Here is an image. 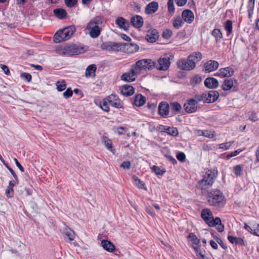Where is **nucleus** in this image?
Listing matches in <instances>:
<instances>
[{
	"mask_svg": "<svg viewBox=\"0 0 259 259\" xmlns=\"http://www.w3.org/2000/svg\"><path fill=\"white\" fill-rule=\"evenodd\" d=\"M162 127L164 128V132L170 135L177 136L178 135V131L176 128L166 127L165 126Z\"/></svg>",
	"mask_w": 259,
	"mask_h": 259,
	"instance_id": "f704fd0d",
	"label": "nucleus"
},
{
	"mask_svg": "<svg viewBox=\"0 0 259 259\" xmlns=\"http://www.w3.org/2000/svg\"><path fill=\"white\" fill-rule=\"evenodd\" d=\"M102 141L107 149L114 153L113 151H115V150L113 148L111 141L107 137H104L102 139Z\"/></svg>",
	"mask_w": 259,
	"mask_h": 259,
	"instance_id": "2f4dec72",
	"label": "nucleus"
},
{
	"mask_svg": "<svg viewBox=\"0 0 259 259\" xmlns=\"http://www.w3.org/2000/svg\"><path fill=\"white\" fill-rule=\"evenodd\" d=\"M121 42L115 41L103 42L100 46L102 50L108 52H121Z\"/></svg>",
	"mask_w": 259,
	"mask_h": 259,
	"instance_id": "1a4fd4ad",
	"label": "nucleus"
},
{
	"mask_svg": "<svg viewBox=\"0 0 259 259\" xmlns=\"http://www.w3.org/2000/svg\"><path fill=\"white\" fill-rule=\"evenodd\" d=\"M202 136L207 137L208 138H213L214 137V132L209 130L203 131Z\"/></svg>",
	"mask_w": 259,
	"mask_h": 259,
	"instance_id": "49530a36",
	"label": "nucleus"
},
{
	"mask_svg": "<svg viewBox=\"0 0 259 259\" xmlns=\"http://www.w3.org/2000/svg\"><path fill=\"white\" fill-rule=\"evenodd\" d=\"M133 180L135 181L136 185L138 188L147 190V188L145 187L144 183L139 179V178L136 175H134L133 176Z\"/></svg>",
	"mask_w": 259,
	"mask_h": 259,
	"instance_id": "473e14b6",
	"label": "nucleus"
},
{
	"mask_svg": "<svg viewBox=\"0 0 259 259\" xmlns=\"http://www.w3.org/2000/svg\"><path fill=\"white\" fill-rule=\"evenodd\" d=\"M234 81H236V80L234 78L225 79L222 85V89L224 91L231 90L234 86Z\"/></svg>",
	"mask_w": 259,
	"mask_h": 259,
	"instance_id": "bb28decb",
	"label": "nucleus"
},
{
	"mask_svg": "<svg viewBox=\"0 0 259 259\" xmlns=\"http://www.w3.org/2000/svg\"><path fill=\"white\" fill-rule=\"evenodd\" d=\"M228 239L231 243L236 244L237 240V237L228 235Z\"/></svg>",
	"mask_w": 259,
	"mask_h": 259,
	"instance_id": "0e129e2a",
	"label": "nucleus"
},
{
	"mask_svg": "<svg viewBox=\"0 0 259 259\" xmlns=\"http://www.w3.org/2000/svg\"><path fill=\"white\" fill-rule=\"evenodd\" d=\"M53 13L54 15L60 19H65L67 16V13L63 9H55L53 10Z\"/></svg>",
	"mask_w": 259,
	"mask_h": 259,
	"instance_id": "c85d7f7f",
	"label": "nucleus"
},
{
	"mask_svg": "<svg viewBox=\"0 0 259 259\" xmlns=\"http://www.w3.org/2000/svg\"><path fill=\"white\" fill-rule=\"evenodd\" d=\"M120 167L124 169H130L131 167V163L130 161H124L120 164Z\"/></svg>",
	"mask_w": 259,
	"mask_h": 259,
	"instance_id": "603ef678",
	"label": "nucleus"
},
{
	"mask_svg": "<svg viewBox=\"0 0 259 259\" xmlns=\"http://www.w3.org/2000/svg\"><path fill=\"white\" fill-rule=\"evenodd\" d=\"M21 78L24 81L30 82L32 79V76L30 74L26 72L21 73L20 74Z\"/></svg>",
	"mask_w": 259,
	"mask_h": 259,
	"instance_id": "c03bdc74",
	"label": "nucleus"
},
{
	"mask_svg": "<svg viewBox=\"0 0 259 259\" xmlns=\"http://www.w3.org/2000/svg\"><path fill=\"white\" fill-rule=\"evenodd\" d=\"M234 73V69L230 67H227L220 69L218 72L215 73L214 75L215 76H219L221 77H229L233 76Z\"/></svg>",
	"mask_w": 259,
	"mask_h": 259,
	"instance_id": "4468645a",
	"label": "nucleus"
},
{
	"mask_svg": "<svg viewBox=\"0 0 259 259\" xmlns=\"http://www.w3.org/2000/svg\"><path fill=\"white\" fill-rule=\"evenodd\" d=\"M14 161L15 162V163L17 165V166L19 168L21 171L24 172V168L21 165V164L20 163V162L18 161L17 158H15L14 159Z\"/></svg>",
	"mask_w": 259,
	"mask_h": 259,
	"instance_id": "338daca9",
	"label": "nucleus"
},
{
	"mask_svg": "<svg viewBox=\"0 0 259 259\" xmlns=\"http://www.w3.org/2000/svg\"><path fill=\"white\" fill-rule=\"evenodd\" d=\"M97 67L95 64H91L88 66L85 70V76L87 77H90L93 74V76L95 75V71Z\"/></svg>",
	"mask_w": 259,
	"mask_h": 259,
	"instance_id": "7c9ffc66",
	"label": "nucleus"
},
{
	"mask_svg": "<svg viewBox=\"0 0 259 259\" xmlns=\"http://www.w3.org/2000/svg\"><path fill=\"white\" fill-rule=\"evenodd\" d=\"M78 0H64L65 4L68 8L74 7L77 3Z\"/></svg>",
	"mask_w": 259,
	"mask_h": 259,
	"instance_id": "de8ad7c7",
	"label": "nucleus"
},
{
	"mask_svg": "<svg viewBox=\"0 0 259 259\" xmlns=\"http://www.w3.org/2000/svg\"><path fill=\"white\" fill-rule=\"evenodd\" d=\"M146 212L150 214L152 217H154L155 215V213L152 207L149 206H147L146 208Z\"/></svg>",
	"mask_w": 259,
	"mask_h": 259,
	"instance_id": "052dcab7",
	"label": "nucleus"
},
{
	"mask_svg": "<svg viewBox=\"0 0 259 259\" xmlns=\"http://www.w3.org/2000/svg\"><path fill=\"white\" fill-rule=\"evenodd\" d=\"M240 152H241V150H240L239 149H237V150L234 151V152H232L227 155V158L229 159L232 157L237 156V155H238L240 153Z\"/></svg>",
	"mask_w": 259,
	"mask_h": 259,
	"instance_id": "6e6d98bb",
	"label": "nucleus"
},
{
	"mask_svg": "<svg viewBox=\"0 0 259 259\" xmlns=\"http://www.w3.org/2000/svg\"><path fill=\"white\" fill-rule=\"evenodd\" d=\"M108 101L106 99L103 100V101L100 103V107L102 108V109L106 112H109V108L108 105Z\"/></svg>",
	"mask_w": 259,
	"mask_h": 259,
	"instance_id": "a18cd8bd",
	"label": "nucleus"
},
{
	"mask_svg": "<svg viewBox=\"0 0 259 259\" xmlns=\"http://www.w3.org/2000/svg\"><path fill=\"white\" fill-rule=\"evenodd\" d=\"M206 98V93H204L202 95H196L195 96L194 99L193 100L196 102V103L198 104L200 102L203 101L205 102V99Z\"/></svg>",
	"mask_w": 259,
	"mask_h": 259,
	"instance_id": "ea45409f",
	"label": "nucleus"
},
{
	"mask_svg": "<svg viewBox=\"0 0 259 259\" xmlns=\"http://www.w3.org/2000/svg\"><path fill=\"white\" fill-rule=\"evenodd\" d=\"M202 81V78L199 75H195L190 78V83L193 86L199 84Z\"/></svg>",
	"mask_w": 259,
	"mask_h": 259,
	"instance_id": "e433bc0d",
	"label": "nucleus"
},
{
	"mask_svg": "<svg viewBox=\"0 0 259 259\" xmlns=\"http://www.w3.org/2000/svg\"><path fill=\"white\" fill-rule=\"evenodd\" d=\"M171 110L178 112V102H174L171 104Z\"/></svg>",
	"mask_w": 259,
	"mask_h": 259,
	"instance_id": "680f3d73",
	"label": "nucleus"
},
{
	"mask_svg": "<svg viewBox=\"0 0 259 259\" xmlns=\"http://www.w3.org/2000/svg\"><path fill=\"white\" fill-rule=\"evenodd\" d=\"M219 66L218 62L214 60L207 61L204 64L205 71L206 72H210L217 70Z\"/></svg>",
	"mask_w": 259,
	"mask_h": 259,
	"instance_id": "f3484780",
	"label": "nucleus"
},
{
	"mask_svg": "<svg viewBox=\"0 0 259 259\" xmlns=\"http://www.w3.org/2000/svg\"><path fill=\"white\" fill-rule=\"evenodd\" d=\"M106 99L108 101L109 105L112 107L117 109L123 108L122 103H121L118 96L116 95L111 94L108 96Z\"/></svg>",
	"mask_w": 259,
	"mask_h": 259,
	"instance_id": "9b49d317",
	"label": "nucleus"
},
{
	"mask_svg": "<svg viewBox=\"0 0 259 259\" xmlns=\"http://www.w3.org/2000/svg\"><path fill=\"white\" fill-rule=\"evenodd\" d=\"M15 184H17L15 180V181H11L9 182V186H8L7 189L6 190V192H5V194L6 195L7 197L11 198V197H13V195H14L13 187L15 186Z\"/></svg>",
	"mask_w": 259,
	"mask_h": 259,
	"instance_id": "cd10ccee",
	"label": "nucleus"
},
{
	"mask_svg": "<svg viewBox=\"0 0 259 259\" xmlns=\"http://www.w3.org/2000/svg\"><path fill=\"white\" fill-rule=\"evenodd\" d=\"M205 197L208 204L216 209L223 208L226 203L225 196L218 189L207 191Z\"/></svg>",
	"mask_w": 259,
	"mask_h": 259,
	"instance_id": "f03ea898",
	"label": "nucleus"
},
{
	"mask_svg": "<svg viewBox=\"0 0 259 259\" xmlns=\"http://www.w3.org/2000/svg\"><path fill=\"white\" fill-rule=\"evenodd\" d=\"M188 237L191 239L193 243L196 245H198L200 243V240L198 239L197 236L193 233H190L189 234Z\"/></svg>",
	"mask_w": 259,
	"mask_h": 259,
	"instance_id": "37998d69",
	"label": "nucleus"
},
{
	"mask_svg": "<svg viewBox=\"0 0 259 259\" xmlns=\"http://www.w3.org/2000/svg\"><path fill=\"white\" fill-rule=\"evenodd\" d=\"M101 245L103 248L109 252H113L115 249V246L110 241L107 240H102Z\"/></svg>",
	"mask_w": 259,
	"mask_h": 259,
	"instance_id": "5701e85b",
	"label": "nucleus"
},
{
	"mask_svg": "<svg viewBox=\"0 0 259 259\" xmlns=\"http://www.w3.org/2000/svg\"><path fill=\"white\" fill-rule=\"evenodd\" d=\"M115 23L119 28L122 29L125 31H128L130 27L128 21L122 17H117Z\"/></svg>",
	"mask_w": 259,
	"mask_h": 259,
	"instance_id": "dca6fc26",
	"label": "nucleus"
},
{
	"mask_svg": "<svg viewBox=\"0 0 259 259\" xmlns=\"http://www.w3.org/2000/svg\"><path fill=\"white\" fill-rule=\"evenodd\" d=\"M242 168L240 165H237L234 167V172L236 176H240L242 175Z\"/></svg>",
	"mask_w": 259,
	"mask_h": 259,
	"instance_id": "8fccbe9b",
	"label": "nucleus"
},
{
	"mask_svg": "<svg viewBox=\"0 0 259 259\" xmlns=\"http://www.w3.org/2000/svg\"><path fill=\"white\" fill-rule=\"evenodd\" d=\"M131 23L135 28H140L143 25L144 20L141 16L136 15L131 18Z\"/></svg>",
	"mask_w": 259,
	"mask_h": 259,
	"instance_id": "aec40b11",
	"label": "nucleus"
},
{
	"mask_svg": "<svg viewBox=\"0 0 259 259\" xmlns=\"http://www.w3.org/2000/svg\"><path fill=\"white\" fill-rule=\"evenodd\" d=\"M152 171L156 175L158 176H162L165 172V170H162L160 167L153 165L152 167Z\"/></svg>",
	"mask_w": 259,
	"mask_h": 259,
	"instance_id": "79ce46f5",
	"label": "nucleus"
},
{
	"mask_svg": "<svg viewBox=\"0 0 259 259\" xmlns=\"http://www.w3.org/2000/svg\"><path fill=\"white\" fill-rule=\"evenodd\" d=\"M158 8V4L156 2L150 3L145 9V12L147 14H152L154 13Z\"/></svg>",
	"mask_w": 259,
	"mask_h": 259,
	"instance_id": "393cba45",
	"label": "nucleus"
},
{
	"mask_svg": "<svg viewBox=\"0 0 259 259\" xmlns=\"http://www.w3.org/2000/svg\"><path fill=\"white\" fill-rule=\"evenodd\" d=\"M146 102V98L141 94H138L135 96L134 105L137 107L143 106Z\"/></svg>",
	"mask_w": 259,
	"mask_h": 259,
	"instance_id": "a878e982",
	"label": "nucleus"
},
{
	"mask_svg": "<svg viewBox=\"0 0 259 259\" xmlns=\"http://www.w3.org/2000/svg\"><path fill=\"white\" fill-rule=\"evenodd\" d=\"M154 61L151 59H141L132 65L129 71L124 73L121 76V79L124 81L133 82L136 80L141 71L148 69H152L154 66Z\"/></svg>",
	"mask_w": 259,
	"mask_h": 259,
	"instance_id": "f257e3e1",
	"label": "nucleus"
},
{
	"mask_svg": "<svg viewBox=\"0 0 259 259\" xmlns=\"http://www.w3.org/2000/svg\"><path fill=\"white\" fill-rule=\"evenodd\" d=\"M204 83L206 88L211 89H216L219 85L218 80L214 77L206 78Z\"/></svg>",
	"mask_w": 259,
	"mask_h": 259,
	"instance_id": "6ab92c4d",
	"label": "nucleus"
},
{
	"mask_svg": "<svg viewBox=\"0 0 259 259\" xmlns=\"http://www.w3.org/2000/svg\"><path fill=\"white\" fill-rule=\"evenodd\" d=\"M135 89L133 86L125 84L121 88V93L123 96H131L134 94Z\"/></svg>",
	"mask_w": 259,
	"mask_h": 259,
	"instance_id": "b1692460",
	"label": "nucleus"
},
{
	"mask_svg": "<svg viewBox=\"0 0 259 259\" xmlns=\"http://www.w3.org/2000/svg\"><path fill=\"white\" fill-rule=\"evenodd\" d=\"M193 247L195 251L196 255L198 257L199 256L200 253H202V252H201V250H200V247L197 245L195 246H193Z\"/></svg>",
	"mask_w": 259,
	"mask_h": 259,
	"instance_id": "774afa93",
	"label": "nucleus"
},
{
	"mask_svg": "<svg viewBox=\"0 0 259 259\" xmlns=\"http://www.w3.org/2000/svg\"><path fill=\"white\" fill-rule=\"evenodd\" d=\"M154 67L159 70H166L169 67L170 62L169 60L165 58H159L156 62H154Z\"/></svg>",
	"mask_w": 259,
	"mask_h": 259,
	"instance_id": "ddd939ff",
	"label": "nucleus"
},
{
	"mask_svg": "<svg viewBox=\"0 0 259 259\" xmlns=\"http://www.w3.org/2000/svg\"><path fill=\"white\" fill-rule=\"evenodd\" d=\"M184 21L189 24L192 23L194 19V15L193 12L190 10H185L182 14Z\"/></svg>",
	"mask_w": 259,
	"mask_h": 259,
	"instance_id": "a211bd4d",
	"label": "nucleus"
},
{
	"mask_svg": "<svg viewBox=\"0 0 259 259\" xmlns=\"http://www.w3.org/2000/svg\"><path fill=\"white\" fill-rule=\"evenodd\" d=\"M73 91L70 88H68L63 94V96L65 98H69L72 97Z\"/></svg>",
	"mask_w": 259,
	"mask_h": 259,
	"instance_id": "3c124183",
	"label": "nucleus"
},
{
	"mask_svg": "<svg viewBox=\"0 0 259 259\" xmlns=\"http://www.w3.org/2000/svg\"><path fill=\"white\" fill-rule=\"evenodd\" d=\"M64 233L68 237V238L70 241L74 239L75 233L72 230L69 228H65Z\"/></svg>",
	"mask_w": 259,
	"mask_h": 259,
	"instance_id": "a19ab883",
	"label": "nucleus"
},
{
	"mask_svg": "<svg viewBox=\"0 0 259 259\" xmlns=\"http://www.w3.org/2000/svg\"><path fill=\"white\" fill-rule=\"evenodd\" d=\"M218 176V170L216 168L208 169L203 176L201 180L198 181L196 188L203 191L210 188L214 183Z\"/></svg>",
	"mask_w": 259,
	"mask_h": 259,
	"instance_id": "7ed1b4c3",
	"label": "nucleus"
},
{
	"mask_svg": "<svg viewBox=\"0 0 259 259\" xmlns=\"http://www.w3.org/2000/svg\"><path fill=\"white\" fill-rule=\"evenodd\" d=\"M56 88L58 91L62 92L66 88V83L64 80L57 81L56 83Z\"/></svg>",
	"mask_w": 259,
	"mask_h": 259,
	"instance_id": "72a5a7b5",
	"label": "nucleus"
},
{
	"mask_svg": "<svg viewBox=\"0 0 259 259\" xmlns=\"http://www.w3.org/2000/svg\"><path fill=\"white\" fill-rule=\"evenodd\" d=\"M82 50L83 48L81 47L74 44H71L58 47L56 49V52L61 55L72 56L81 53Z\"/></svg>",
	"mask_w": 259,
	"mask_h": 259,
	"instance_id": "0eeeda50",
	"label": "nucleus"
},
{
	"mask_svg": "<svg viewBox=\"0 0 259 259\" xmlns=\"http://www.w3.org/2000/svg\"><path fill=\"white\" fill-rule=\"evenodd\" d=\"M224 28L227 31V35H230L232 32V21L228 20L224 25Z\"/></svg>",
	"mask_w": 259,
	"mask_h": 259,
	"instance_id": "c9c22d12",
	"label": "nucleus"
},
{
	"mask_svg": "<svg viewBox=\"0 0 259 259\" xmlns=\"http://www.w3.org/2000/svg\"><path fill=\"white\" fill-rule=\"evenodd\" d=\"M210 233L211 234V235L213 237V238L214 239H215L216 241H217V244H219L224 249H227V246L224 243L223 240L221 239V238L217 236H215L214 235V233L213 232V231H211L210 232Z\"/></svg>",
	"mask_w": 259,
	"mask_h": 259,
	"instance_id": "58836bf2",
	"label": "nucleus"
},
{
	"mask_svg": "<svg viewBox=\"0 0 259 259\" xmlns=\"http://www.w3.org/2000/svg\"><path fill=\"white\" fill-rule=\"evenodd\" d=\"M233 143V142L230 141L225 143L220 144L219 145V148L225 150H228L231 147Z\"/></svg>",
	"mask_w": 259,
	"mask_h": 259,
	"instance_id": "09e8293b",
	"label": "nucleus"
},
{
	"mask_svg": "<svg viewBox=\"0 0 259 259\" xmlns=\"http://www.w3.org/2000/svg\"><path fill=\"white\" fill-rule=\"evenodd\" d=\"M169 112V106L166 102H161L158 105V113L162 117H165Z\"/></svg>",
	"mask_w": 259,
	"mask_h": 259,
	"instance_id": "2eb2a0df",
	"label": "nucleus"
},
{
	"mask_svg": "<svg viewBox=\"0 0 259 259\" xmlns=\"http://www.w3.org/2000/svg\"><path fill=\"white\" fill-rule=\"evenodd\" d=\"M172 34L171 31L169 30H166L164 31H163L162 33V36L163 38L168 39L170 37Z\"/></svg>",
	"mask_w": 259,
	"mask_h": 259,
	"instance_id": "4d7b16f0",
	"label": "nucleus"
},
{
	"mask_svg": "<svg viewBox=\"0 0 259 259\" xmlns=\"http://www.w3.org/2000/svg\"><path fill=\"white\" fill-rule=\"evenodd\" d=\"M6 167L13 175L14 178L15 179V180L16 181V183H18L19 180L18 177L16 173L15 172V171L13 170V169L9 165V164H6Z\"/></svg>",
	"mask_w": 259,
	"mask_h": 259,
	"instance_id": "864d4df0",
	"label": "nucleus"
},
{
	"mask_svg": "<svg viewBox=\"0 0 259 259\" xmlns=\"http://www.w3.org/2000/svg\"><path fill=\"white\" fill-rule=\"evenodd\" d=\"M185 111L188 113L195 112L198 109V105L193 98L188 99L184 105Z\"/></svg>",
	"mask_w": 259,
	"mask_h": 259,
	"instance_id": "f8f14e48",
	"label": "nucleus"
},
{
	"mask_svg": "<svg viewBox=\"0 0 259 259\" xmlns=\"http://www.w3.org/2000/svg\"><path fill=\"white\" fill-rule=\"evenodd\" d=\"M249 119L252 121L255 122L258 120L256 113L254 112H252L249 116Z\"/></svg>",
	"mask_w": 259,
	"mask_h": 259,
	"instance_id": "bf43d9fd",
	"label": "nucleus"
},
{
	"mask_svg": "<svg viewBox=\"0 0 259 259\" xmlns=\"http://www.w3.org/2000/svg\"><path fill=\"white\" fill-rule=\"evenodd\" d=\"M212 36L215 38L216 42H219L223 38V34L220 29L215 28L212 30L210 32Z\"/></svg>",
	"mask_w": 259,
	"mask_h": 259,
	"instance_id": "c756f323",
	"label": "nucleus"
},
{
	"mask_svg": "<svg viewBox=\"0 0 259 259\" xmlns=\"http://www.w3.org/2000/svg\"><path fill=\"white\" fill-rule=\"evenodd\" d=\"M253 231L251 233H253L254 235L259 236V225L255 224L252 226Z\"/></svg>",
	"mask_w": 259,
	"mask_h": 259,
	"instance_id": "5fc2aeb1",
	"label": "nucleus"
},
{
	"mask_svg": "<svg viewBox=\"0 0 259 259\" xmlns=\"http://www.w3.org/2000/svg\"><path fill=\"white\" fill-rule=\"evenodd\" d=\"M201 217L209 227H214L220 222V218L216 217L214 219L212 212L208 208H204L202 210Z\"/></svg>",
	"mask_w": 259,
	"mask_h": 259,
	"instance_id": "6e6552de",
	"label": "nucleus"
},
{
	"mask_svg": "<svg viewBox=\"0 0 259 259\" xmlns=\"http://www.w3.org/2000/svg\"><path fill=\"white\" fill-rule=\"evenodd\" d=\"M218 227L217 229L219 232H222L224 230V226L221 223V220L220 219V222L217 224Z\"/></svg>",
	"mask_w": 259,
	"mask_h": 259,
	"instance_id": "69168bd1",
	"label": "nucleus"
},
{
	"mask_svg": "<svg viewBox=\"0 0 259 259\" xmlns=\"http://www.w3.org/2000/svg\"><path fill=\"white\" fill-rule=\"evenodd\" d=\"M165 156L167 158V159L170 161L174 164H176L177 163V160L171 155L166 154Z\"/></svg>",
	"mask_w": 259,
	"mask_h": 259,
	"instance_id": "e2e57ef3",
	"label": "nucleus"
},
{
	"mask_svg": "<svg viewBox=\"0 0 259 259\" xmlns=\"http://www.w3.org/2000/svg\"><path fill=\"white\" fill-rule=\"evenodd\" d=\"M74 26H69L63 29L59 30L54 36V41L56 43H60L69 39L75 32Z\"/></svg>",
	"mask_w": 259,
	"mask_h": 259,
	"instance_id": "423d86ee",
	"label": "nucleus"
},
{
	"mask_svg": "<svg viewBox=\"0 0 259 259\" xmlns=\"http://www.w3.org/2000/svg\"><path fill=\"white\" fill-rule=\"evenodd\" d=\"M121 52L134 54L139 50V46L135 43L132 42H121Z\"/></svg>",
	"mask_w": 259,
	"mask_h": 259,
	"instance_id": "9d476101",
	"label": "nucleus"
},
{
	"mask_svg": "<svg viewBox=\"0 0 259 259\" xmlns=\"http://www.w3.org/2000/svg\"><path fill=\"white\" fill-rule=\"evenodd\" d=\"M159 34L156 29L149 31L145 37L147 40L150 42H154L158 38Z\"/></svg>",
	"mask_w": 259,
	"mask_h": 259,
	"instance_id": "4be33fe9",
	"label": "nucleus"
},
{
	"mask_svg": "<svg viewBox=\"0 0 259 259\" xmlns=\"http://www.w3.org/2000/svg\"><path fill=\"white\" fill-rule=\"evenodd\" d=\"M0 68L6 75H9L10 74L9 68L7 66L4 64H0Z\"/></svg>",
	"mask_w": 259,
	"mask_h": 259,
	"instance_id": "13d9d810",
	"label": "nucleus"
},
{
	"mask_svg": "<svg viewBox=\"0 0 259 259\" xmlns=\"http://www.w3.org/2000/svg\"><path fill=\"white\" fill-rule=\"evenodd\" d=\"M102 23V19L100 16L94 17L88 23L86 29L90 31L89 34L92 38H97L100 35L101 32L100 26Z\"/></svg>",
	"mask_w": 259,
	"mask_h": 259,
	"instance_id": "39448f33",
	"label": "nucleus"
},
{
	"mask_svg": "<svg viewBox=\"0 0 259 259\" xmlns=\"http://www.w3.org/2000/svg\"><path fill=\"white\" fill-rule=\"evenodd\" d=\"M219 97V93L217 91H210L206 93V103H213L215 102Z\"/></svg>",
	"mask_w": 259,
	"mask_h": 259,
	"instance_id": "412c9836",
	"label": "nucleus"
},
{
	"mask_svg": "<svg viewBox=\"0 0 259 259\" xmlns=\"http://www.w3.org/2000/svg\"><path fill=\"white\" fill-rule=\"evenodd\" d=\"M202 59V54L195 52L188 56L186 59L179 60V68L185 71H191L196 67V64Z\"/></svg>",
	"mask_w": 259,
	"mask_h": 259,
	"instance_id": "20e7f679",
	"label": "nucleus"
},
{
	"mask_svg": "<svg viewBox=\"0 0 259 259\" xmlns=\"http://www.w3.org/2000/svg\"><path fill=\"white\" fill-rule=\"evenodd\" d=\"M174 0H168L167 3L168 11L170 13H174L175 12ZM176 4L178 6V0H175Z\"/></svg>",
	"mask_w": 259,
	"mask_h": 259,
	"instance_id": "4c0bfd02",
	"label": "nucleus"
}]
</instances>
